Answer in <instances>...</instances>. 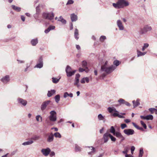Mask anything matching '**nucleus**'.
<instances>
[{"label": "nucleus", "instance_id": "obj_1", "mask_svg": "<svg viewBox=\"0 0 157 157\" xmlns=\"http://www.w3.org/2000/svg\"><path fill=\"white\" fill-rule=\"evenodd\" d=\"M108 64V61H106L104 64L101 66V71L102 72H104L107 74H109L116 69V67L113 65L108 67L107 65Z\"/></svg>", "mask_w": 157, "mask_h": 157}, {"label": "nucleus", "instance_id": "obj_2", "mask_svg": "<svg viewBox=\"0 0 157 157\" xmlns=\"http://www.w3.org/2000/svg\"><path fill=\"white\" fill-rule=\"evenodd\" d=\"M129 2L125 0H118L116 3H113V6L116 9L122 8L128 6Z\"/></svg>", "mask_w": 157, "mask_h": 157}, {"label": "nucleus", "instance_id": "obj_3", "mask_svg": "<svg viewBox=\"0 0 157 157\" xmlns=\"http://www.w3.org/2000/svg\"><path fill=\"white\" fill-rule=\"evenodd\" d=\"M54 17V14L53 13L44 12L42 14V17L46 19L49 20H52Z\"/></svg>", "mask_w": 157, "mask_h": 157}, {"label": "nucleus", "instance_id": "obj_4", "mask_svg": "<svg viewBox=\"0 0 157 157\" xmlns=\"http://www.w3.org/2000/svg\"><path fill=\"white\" fill-rule=\"evenodd\" d=\"M151 27L148 25H145L143 28H141L140 31V32L141 34H144L148 31L151 30Z\"/></svg>", "mask_w": 157, "mask_h": 157}, {"label": "nucleus", "instance_id": "obj_5", "mask_svg": "<svg viewBox=\"0 0 157 157\" xmlns=\"http://www.w3.org/2000/svg\"><path fill=\"white\" fill-rule=\"evenodd\" d=\"M50 115L48 118L49 120L52 122H54L56 120V113L54 110L51 111L50 112Z\"/></svg>", "mask_w": 157, "mask_h": 157}, {"label": "nucleus", "instance_id": "obj_6", "mask_svg": "<svg viewBox=\"0 0 157 157\" xmlns=\"http://www.w3.org/2000/svg\"><path fill=\"white\" fill-rule=\"evenodd\" d=\"M10 76L9 75L3 76L1 79L0 81L4 84H8L10 81Z\"/></svg>", "mask_w": 157, "mask_h": 157}, {"label": "nucleus", "instance_id": "obj_7", "mask_svg": "<svg viewBox=\"0 0 157 157\" xmlns=\"http://www.w3.org/2000/svg\"><path fill=\"white\" fill-rule=\"evenodd\" d=\"M50 102V101L47 100L42 102L40 106V109L42 112H43L46 109L48 105Z\"/></svg>", "mask_w": 157, "mask_h": 157}, {"label": "nucleus", "instance_id": "obj_8", "mask_svg": "<svg viewBox=\"0 0 157 157\" xmlns=\"http://www.w3.org/2000/svg\"><path fill=\"white\" fill-rule=\"evenodd\" d=\"M88 149L87 150L88 151V154L89 156L91 157L92 156L95 154L96 152L95 148L92 146L88 147Z\"/></svg>", "mask_w": 157, "mask_h": 157}, {"label": "nucleus", "instance_id": "obj_9", "mask_svg": "<svg viewBox=\"0 0 157 157\" xmlns=\"http://www.w3.org/2000/svg\"><path fill=\"white\" fill-rule=\"evenodd\" d=\"M17 101L18 104L23 106H25L27 103V101L26 100L20 97L17 99Z\"/></svg>", "mask_w": 157, "mask_h": 157}, {"label": "nucleus", "instance_id": "obj_10", "mask_svg": "<svg viewBox=\"0 0 157 157\" xmlns=\"http://www.w3.org/2000/svg\"><path fill=\"white\" fill-rule=\"evenodd\" d=\"M41 152L44 155L47 156L50 152L51 150L49 148L47 147L45 149H42L41 150Z\"/></svg>", "mask_w": 157, "mask_h": 157}, {"label": "nucleus", "instance_id": "obj_11", "mask_svg": "<svg viewBox=\"0 0 157 157\" xmlns=\"http://www.w3.org/2000/svg\"><path fill=\"white\" fill-rule=\"evenodd\" d=\"M123 132L125 134L128 136L132 135L134 133V130L131 129H125Z\"/></svg>", "mask_w": 157, "mask_h": 157}, {"label": "nucleus", "instance_id": "obj_12", "mask_svg": "<svg viewBox=\"0 0 157 157\" xmlns=\"http://www.w3.org/2000/svg\"><path fill=\"white\" fill-rule=\"evenodd\" d=\"M140 118L142 119L146 120H152L153 119V116L152 115H148L146 116H141Z\"/></svg>", "mask_w": 157, "mask_h": 157}, {"label": "nucleus", "instance_id": "obj_13", "mask_svg": "<svg viewBox=\"0 0 157 157\" xmlns=\"http://www.w3.org/2000/svg\"><path fill=\"white\" fill-rule=\"evenodd\" d=\"M117 24L120 30H124V26L122 25L121 21L120 20H118L117 21Z\"/></svg>", "mask_w": 157, "mask_h": 157}, {"label": "nucleus", "instance_id": "obj_14", "mask_svg": "<svg viewBox=\"0 0 157 157\" xmlns=\"http://www.w3.org/2000/svg\"><path fill=\"white\" fill-rule=\"evenodd\" d=\"M140 100L138 98L137 99L136 101L133 100L132 101V102L134 108H136L140 105Z\"/></svg>", "mask_w": 157, "mask_h": 157}, {"label": "nucleus", "instance_id": "obj_15", "mask_svg": "<svg viewBox=\"0 0 157 157\" xmlns=\"http://www.w3.org/2000/svg\"><path fill=\"white\" fill-rule=\"evenodd\" d=\"M70 17L72 21H76L78 20L77 16L73 13L71 14Z\"/></svg>", "mask_w": 157, "mask_h": 157}, {"label": "nucleus", "instance_id": "obj_16", "mask_svg": "<svg viewBox=\"0 0 157 157\" xmlns=\"http://www.w3.org/2000/svg\"><path fill=\"white\" fill-rule=\"evenodd\" d=\"M54 140V135L52 133H51L48 136L47 141L48 142H51L53 141Z\"/></svg>", "mask_w": 157, "mask_h": 157}, {"label": "nucleus", "instance_id": "obj_17", "mask_svg": "<svg viewBox=\"0 0 157 157\" xmlns=\"http://www.w3.org/2000/svg\"><path fill=\"white\" fill-rule=\"evenodd\" d=\"M137 57H139L141 56H144L146 55L147 53V52H142L138 50H137Z\"/></svg>", "mask_w": 157, "mask_h": 157}, {"label": "nucleus", "instance_id": "obj_18", "mask_svg": "<svg viewBox=\"0 0 157 157\" xmlns=\"http://www.w3.org/2000/svg\"><path fill=\"white\" fill-rule=\"evenodd\" d=\"M76 72V70H74L73 71H69L68 72H66V74L67 76L68 77H70L72 75H74L75 72Z\"/></svg>", "mask_w": 157, "mask_h": 157}, {"label": "nucleus", "instance_id": "obj_19", "mask_svg": "<svg viewBox=\"0 0 157 157\" xmlns=\"http://www.w3.org/2000/svg\"><path fill=\"white\" fill-rule=\"evenodd\" d=\"M109 133H106L103 135V139L104 140V142L106 143L108 140V138L109 137Z\"/></svg>", "mask_w": 157, "mask_h": 157}, {"label": "nucleus", "instance_id": "obj_20", "mask_svg": "<svg viewBox=\"0 0 157 157\" xmlns=\"http://www.w3.org/2000/svg\"><path fill=\"white\" fill-rule=\"evenodd\" d=\"M55 26L50 25L48 28L45 30L44 32L46 33H47L51 30L54 29H55Z\"/></svg>", "mask_w": 157, "mask_h": 157}, {"label": "nucleus", "instance_id": "obj_21", "mask_svg": "<svg viewBox=\"0 0 157 157\" xmlns=\"http://www.w3.org/2000/svg\"><path fill=\"white\" fill-rule=\"evenodd\" d=\"M55 93L56 91L54 90H52L50 91L49 90L48 91L47 93V96L49 97H51L53 94H55Z\"/></svg>", "mask_w": 157, "mask_h": 157}, {"label": "nucleus", "instance_id": "obj_22", "mask_svg": "<svg viewBox=\"0 0 157 157\" xmlns=\"http://www.w3.org/2000/svg\"><path fill=\"white\" fill-rule=\"evenodd\" d=\"M38 43V40L37 38L32 39L31 41V44L33 46H36Z\"/></svg>", "mask_w": 157, "mask_h": 157}, {"label": "nucleus", "instance_id": "obj_23", "mask_svg": "<svg viewBox=\"0 0 157 157\" xmlns=\"http://www.w3.org/2000/svg\"><path fill=\"white\" fill-rule=\"evenodd\" d=\"M89 81V79L88 77H85L82 78L80 82L82 83H84L86 82L87 83H88Z\"/></svg>", "mask_w": 157, "mask_h": 157}, {"label": "nucleus", "instance_id": "obj_24", "mask_svg": "<svg viewBox=\"0 0 157 157\" xmlns=\"http://www.w3.org/2000/svg\"><path fill=\"white\" fill-rule=\"evenodd\" d=\"M78 35V30L77 29H76L74 32V36L76 40H78L79 38Z\"/></svg>", "mask_w": 157, "mask_h": 157}, {"label": "nucleus", "instance_id": "obj_25", "mask_svg": "<svg viewBox=\"0 0 157 157\" xmlns=\"http://www.w3.org/2000/svg\"><path fill=\"white\" fill-rule=\"evenodd\" d=\"M11 7L13 9L17 12H20L21 10V8L20 7L16 6L14 5H12Z\"/></svg>", "mask_w": 157, "mask_h": 157}, {"label": "nucleus", "instance_id": "obj_26", "mask_svg": "<svg viewBox=\"0 0 157 157\" xmlns=\"http://www.w3.org/2000/svg\"><path fill=\"white\" fill-rule=\"evenodd\" d=\"M33 143V141L32 140H29L28 141L25 142L22 144L23 145H27L32 144Z\"/></svg>", "mask_w": 157, "mask_h": 157}, {"label": "nucleus", "instance_id": "obj_27", "mask_svg": "<svg viewBox=\"0 0 157 157\" xmlns=\"http://www.w3.org/2000/svg\"><path fill=\"white\" fill-rule=\"evenodd\" d=\"M129 147L128 146L124 147V150L122 152L123 153L125 154L126 155L127 154V153L128 152V151L129 150Z\"/></svg>", "mask_w": 157, "mask_h": 157}, {"label": "nucleus", "instance_id": "obj_28", "mask_svg": "<svg viewBox=\"0 0 157 157\" xmlns=\"http://www.w3.org/2000/svg\"><path fill=\"white\" fill-rule=\"evenodd\" d=\"M149 46V44L148 43H144V45L142 48V51H144Z\"/></svg>", "mask_w": 157, "mask_h": 157}, {"label": "nucleus", "instance_id": "obj_29", "mask_svg": "<svg viewBox=\"0 0 157 157\" xmlns=\"http://www.w3.org/2000/svg\"><path fill=\"white\" fill-rule=\"evenodd\" d=\"M60 78H57L54 77L52 78V82L54 83H57L59 81Z\"/></svg>", "mask_w": 157, "mask_h": 157}, {"label": "nucleus", "instance_id": "obj_30", "mask_svg": "<svg viewBox=\"0 0 157 157\" xmlns=\"http://www.w3.org/2000/svg\"><path fill=\"white\" fill-rule=\"evenodd\" d=\"M59 19H58V21H61L62 23L63 24H65L66 23V20L64 19L61 16H60L59 17Z\"/></svg>", "mask_w": 157, "mask_h": 157}, {"label": "nucleus", "instance_id": "obj_31", "mask_svg": "<svg viewBox=\"0 0 157 157\" xmlns=\"http://www.w3.org/2000/svg\"><path fill=\"white\" fill-rule=\"evenodd\" d=\"M98 118L100 121H104L105 119L104 117L101 114H100L98 115Z\"/></svg>", "mask_w": 157, "mask_h": 157}, {"label": "nucleus", "instance_id": "obj_32", "mask_svg": "<svg viewBox=\"0 0 157 157\" xmlns=\"http://www.w3.org/2000/svg\"><path fill=\"white\" fill-rule=\"evenodd\" d=\"M148 110L152 114L154 113L155 111L157 112V109L154 108H150L148 109Z\"/></svg>", "mask_w": 157, "mask_h": 157}, {"label": "nucleus", "instance_id": "obj_33", "mask_svg": "<svg viewBox=\"0 0 157 157\" xmlns=\"http://www.w3.org/2000/svg\"><path fill=\"white\" fill-rule=\"evenodd\" d=\"M113 135L115 136L119 139V138H120L121 136L122 135V134L120 132L117 131Z\"/></svg>", "mask_w": 157, "mask_h": 157}, {"label": "nucleus", "instance_id": "obj_34", "mask_svg": "<svg viewBox=\"0 0 157 157\" xmlns=\"http://www.w3.org/2000/svg\"><path fill=\"white\" fill-rule=\"evenodd\" d=\"M81 151V148L77 144L75 145V151L76 152H80Z\"/></svg>", "mask_w": 157, "mask_h": 157}, {"label": "nucleus", "instance_id": "obj_35", "mask_svg": "<svg viewBox=\"0 0 157 157\" xmlns=\"http://www.w3.org/2000/svg\"><path fill=\"white\" fill-rule=\"evenodd\" d=\"M54 136L56 138H61V136L60 133L59 132H56L54 133Z\"/></svg>", "mask_w": 157, "mask_h": 157}, {"label": "nucleus", "instance_id": "obj_36", "mask_svg": "<svg viewBox=\"0 0 157 157\" xmlns=\"http://www.w3.org/2000/svg\"><path fill=\"white\" fill-rule=\"evenodd\" d=\"M37 63L43 64V59L42 56L40 57L38 59Z\"/></svg>", "mask_w": 157, "mask_h": 157}, {"label": "nucleus", "instance_id": "obj_37", "mask_svg": "<svg viewBox=\"0 0 157 157\" xmlns=\"http://www.w3.org/2000/svg\"><path fill=\"white\" fill-rule=\"evenodd\" d=\"M60 96L58 94L56 95L55 97V101L56 103H58L60 100Z\"/></svg>", "mask_w": 157, "mask_h": 157}, {"label": "nucleus", "instance_id": "obj_38", "mask_svg": "<svg viewBox=\"0 0 157 157\" xmlns=\"http://www.w3.org/2000/svg\"><path fill=\"white\" fill-rule=\"evenodd\" d=\"M110 132L111 133H112L113 135L116 132L113 126H112L111 127L110 129Z\"/></svg>", "mask_w": 157, "mask_h": 157}, {"label": "nucleus", "instance_id": "obj_39", "mask_svg": "<svg viewBox=\"0 0 157 157\" xmlns=\"http://www.w3.org/2000/svg\"><path fill=\"white\" fill-rule=\"evenodd\" d=\"M36 119L37 121H42V117L40 116V115H37L36 116Z\"/></svg>", "mask_w": 157, "mask_h": 157}, {"label": "nucleus", "instance_id": "obj_40", "mask_svg": "<svg viewBox=\"0 0 157 157\" xmlns=\"http://www.w3.org/2000/svg\"><path fill=\"white\" fill-rule=\"evenodd\" d=\"M144 154V151L142 148H140V152L139 157H142Z\"/></svg>", "mask_w": 157, "mask_h": 157}, {"label": "nucleus", "instance_id": "obj_41", "mask_svg": "<svg viewBox=\"0 0 157 157\" xmlns=\"http://www.w3.org/2000/svg\"><path fill=\"white\" fill-rule=\"evenodd\" d=\"M106 39V37L104 36H101L100 38V41L101 42H103Z\"/></svg>", "mask_w": 157, "mask_h": 157}, {"label": "nucleus", "instance_id": "obj_42", "mask_svg": "<svg viewBox=\"0 0 157 157\" xmlns=\"http://www.w3.org/2000/svg\"><path fill=\"white\" fill-rule=\"evenodd\" d=\"M40 138L39 136L35 135L33 136L31 138V139L34 140H39Z\"/></svg>", "mask_w": 157, "mask_h": 157}, {"label": "nucleus", "instance_id": "obj_43", "mask_svg": "<svg viewBox=\"0 0 157 157\" xmlns=\"http://www.w3.org/2000/svg\"><path fill=\"white\" fill-rule=\"evenodd\" d=\"M72 71L71 68L69 65H67L65 69L66 72H68L69 71Z\"/></svg>", "mask_w": 157, "mask_h": 157}, {"label": "nucleus", "instance_id": "obj_44", "mask_svg": "<svg viewBox=\"0 0 157 157\" xmlns=\"http://www.w3.org/2000/svg\"><path fill=\"white\" fill-rule=\"evenodd\" d=\"M43 64L37 63L36 65L35 66V67H36L37 68H41L43 67Z\"/></svg>", "mask_w": 157, "mask_h": 157}, {"label": "nucleus", "instance_id": "obj_45", "mask_svg": "<svg viewBox=\"0 0 157 157\" xmlns=\"http://www.w3.org/2000/svg\"><path fill=\"white\" fill-rule=\"evenodd\" d=\"M113 63L116 67H117L119 65L120 63L118 60H115L114 61Z\"/></svg>", "mask_w": 157, "mask_h": 157}, {"label": "nucleus", "instance_id": "obj_46", "mask_svg": "<svg viewBox=\"0 0 157 157\" xmlns=\"http://www.w3.org/2000/svg\"><path fill=\"white\" fill-rule=\"evenodd\" d=\"M125 101L123 99L120 98L118 100V102L121 105V104H124Z\"/></svg>", "mask_w": 157, "mask_h": 157}, {"label": "nucleus", "instance_id": "obj_47", "mask_svg": "<svg viewBox=\"0 0 157 157\" xmlns=\"http://www.w3.org/2000/svg\"><path fill=\"white\" fill-rule=\"evenodd\" d=\"M109 137L110 138L111 140L112 141L115 142L116 140V138L110 134H109Z\"/></svg>", "mask_w": 157, "mask_h": 157}, {"label": "nucleus", "instance_id": "obj_48", "mask_svg": "<svg viewBox=\"0 0 157 157\" xmlns=\"http://www.w3.org/2000/svg\"><path fill=\"white\" fill-rule=\"evenodd\" d=\"M80 75L79 74H77L76 75L75 80L79 81V78L80 77Z\"/></svg>", "mask_w": 157, "mask_h": 157}, {"label": "nucleus", "instance_id": "obj_49", "mask_svg": "<svg viewBox=\"0 0 157 157\" xmlns=\"http://www.w3.org/2000/svg\"><path fill=\"white\" fill-rule=\"evenodd\" d=\"M40 7V5H39L36 8V14H38L40 12V10L39 7Z\"/></svg>", "mask_w": 157, "mask_h": 157}, {"label": "nucleus", "instance_id": "obj_50", "mask_svg": "<svg viewBox=\"0 0 157 157\" xmlns=\"http://www.w3.org/2000/svg\"><path fill=\"white\" fill-rule=\"evenodd\" d=\"M74 2V1L73 0H68V1L66 4V5H68L72 4Z\"/></svg>", "mask_w": 157, "mask_h": 157}, {"label": "nucleus", "instance_id": "obj_51", "mask_svg": "<svg viewBox=\"0 0 157 157\" xmlns=\"http://www.w3.org/2000/svg\"><path fill=\"white\" fill-rule=\"evenodd\" d=\"M140 122L141 124L143 126L144 128L146 129L147 128V126L144 122L142 121H140Z\"/></svg>", "mask_w": 157, "mask_h": 157}, {"label": "nucleus", "instance_id": "obj_52", "mask_svg": "<svg viewBox=\"0 0 157 157\" xmlns=\"http://www.w3.org/2000/svg\"><path fill=\"white\" fill-rule=\"evenodd\" d=\"M82 66L84 68H86V66L87 64V63L86 61H83L82 62Z\"/></svg>", "mask_w": 157, "mask_h": 157}, {"label": "nucleus", "instance_id": "obj_53", "mask_svg": "<svg viewBox=\"0 0 157 157\" xmlns=\"http://www.w3.org/2000/svg\"><path fill=\"white\" fill-rule=\"evenodd\" d=\"M17 63L18 64L23 63H25V61L24 60H19L18 59H17Z\"/></svg>", "mask_w": 157, "mask_h": 157}, {"label": "nucleus", "instance_id": "obj_54", "mask_svg": "<svg viewBox=\"0 0 157 157\" xmlns=\"http://www.w3.org/2000/svg\"><path fill=\"white\" fill-rule=\"evenodd\" d=\"M121 127L122 129H123L127 127V126L126 124H122L121 125Z\"/></svg>", "mask_w": 157, "mask_h": 157}, {"label": "nucleus", "instance_id": "obj_55", "mask_svg": "<svg viewBox=\"0 0 157 157\" xmlns=\"http://www.w3.org/2000/svg\"><path fill=\"white\" fill-rule=\"evenodd\" d=\"M108 110L109 112L110 113H111L113 112V108H111L110 107H109L108 108Z\"/></svg>", "mask_w": 157, "mask_h": 157}, {"label": "nucleus", "instance_id": "obj_56", "mask_svg": "<svg viewBox=\"0 0 157 157\" xmlns=\"http://www.w3.org/2000/svg\"><path fill=\"white\" fill-rule=\"evenodd\" d=\"M68 95L69 94L67 92H66L64 93V94L63 97L64 98H67V96H68Z\"/></svg>", "mask_w": 157, "mask_h": 157}, {"label": "nucleus", "instance_id": "obj_57", "mask_svg": "<svg viewBox=\"0 0 157 157\" xmlns=\"http://www.w3.org/2000/svg\"><path fill=\"white\" fill-rule=\"evenodd\" d=\"M119 114L118 112H115L113 113V117H118V116Z\"/></svg>", "mask_w": 157, "mask_h": 157}, {"label": "nucleus", "instance_id": "obj_58", "mask_svg": "<svg viewBox=\"0 0 157 157\" xmlns=\"http://www.w3.org/2000/svg\"><path fill=\"white\" fill-rule=\"evenodd\" d=\"M55 153L54 151H52L50 154V156L51 157H52L55 155Z\"/></svg>", "mask_w": 157, "mask_h": 157}, {"label": "nucleus", "instance_id": "obj_59", "mask_svg": "<svg viewBox=\"0 0 157 157\" xmlns=\"http://www.w3.org/2000/svg\"><path fill=\"white\" fill-rule=\"evenodd\" d=\"M124 104H125L126 105L130 106H131V104L128 102L125 101Z\"/></svg>", "mask_w": 157, "mask_h": 157}, {"label": "nucleus", "instance_id": "obj_60", "mask_svg": "<svg viewBox=\"0 0 157 157\" xmlns=\"http://www.w3.org/2000/svg\"><path fill=\"white\" fill-rule=\"evenodd\" d=\"M119 139L121 140V141H123L124 140L125 138L122 135Z\"/></svg>", "mask_w": 157, "mask_h": 157}, {"label": "nucleus", "instance_id": "obj_61", "mask_svg": "<svg viewBox=\"0 0 157 157\" xmlns=\"http://www.w3.org/2000/svg\"><path fill=\"white\" fill-rule=\"evenodd\" d=\"M132 124L137 129L138 128V127L139 126H138L137 124H136L134 122L132 123Z\"/></svg>", "mask_w": 157, "mask_h": 157}, {"label": "nucleus", "instance_id": "obj_62", "mask_svg": "<svg viewBox=\"0 0 157 157\" xmlns=\"http://www.w3.org/2000/svg\"><path fill=\"white\" fill-rule=\"evenodd\" d=\"M79 71L80 72H82L83 71H85V69L80 67L79 69Z\"/></svg>", "mask_w": 157, "mask_h": 157}, {"label": "nucleus", "instance_id": "obj_63", "mask_svg": "<svg viewBox=\"0 0 157 157\" xmlns=\"http://www.w3.org/2000/svg\"><path fill=\"white\" fill-rule=\"evenodd\" d=\"M21 18L22 20L23 21H24L25 20V18L23 16H21Z\"/></svg>", "mask_w": 157, "mask_h": 157}, {"label": "nucleus", "instance_id": "obj_64", "mask_svg": "<svg viewBox=\"0 0 157 157\" xmlns=\"http://www.w3.org/2000/svg\"><path fill=\"white\" fill-rule=\"evenodd\" d=\"M135 149V147L134 146H132L131 147V151H134Z\"/></svg>", "mask_w": 157, "mask_h": 157}]
</instances>
